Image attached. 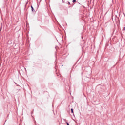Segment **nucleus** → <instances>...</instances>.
<instances>
[{
	"mask_svg": "<svg viewBox=\"0 0 125 125\" xmlns=\"http://www.w3.org/2000/svg\"><path fill=\"white\" fill-rule=\"evenodd\" d=\"M31 8H32V11H34V8H33V6H31Z\"/></svg>",
	"mask_w": 125,
	"mask_h": 125,
	"instance_id": "f257e3e1",
	"label": "nucleus"
},
{
	"mask_svg": "<svg viewBox=\"0 0 125 125\" xmlns=\"http://www.w3.org/2000/svg\"><path fill=\"white\" fill-rule=\"evenodd\" d=\"M73 2H76V0H73Z\"/></svg>",
	"mask_w": 125,
	"mask_h": 125,
	"instance_id": "f03ea898",
	"label": "nucleus"
},
{
	"mask_svg": "<svg viewBox=\"0 0 125 125\" xmlns=\"http://www.w3.org/2000/svg\"><path fill=\"white\" fill-rule=\"evenodd\" d=\"M71 110V113H73V108H72Z\"/></svg>",
	"mask_w": 125,
	"mask_h": 125,
	"instance_id": "7ed1b4c3",
	"label": "nucleus"
},
{
	"mask_svg": "<svg viewBox=\"0 0 125 125\" xmlns=\"http://www.w3.org/2000/svg\"><path fill=\"white\" fill-rule=\"evenodd\" d=\"M67 125H70V124H69L68 123H66Z\"/></svg>",
	"mask_w": 125,
	"mask_h": 125,
	"instance_id": "20e7f679",
	"label": "nucleus"
}]
</instances>
